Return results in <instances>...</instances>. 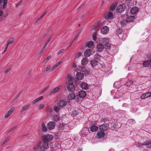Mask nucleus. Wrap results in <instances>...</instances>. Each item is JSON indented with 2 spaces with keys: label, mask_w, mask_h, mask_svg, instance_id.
I'll return each instance as SVG.
<instances>
[{
  "label": "nucleus",
  "mask_w": 151,
  "mask_h": 151,
  "mask_svg": "<svg viewBox=\"0 0 151 151\" xmlns=\"http://www.w3.org/2000/svg\"><path fill=\"white\" fill-rule=\"evenodd\" d=\"M53 138V136L50 134L44 135L42 137L43 142L48 143V142L52 141Z\"/></svg>",
  "instance_id": "1"
},
{
  "label": "nucleus",
  "mask_w": 151,
  "mask_h": 151,
  "mask_svg": "<svg viewBox=\"0 0 151 151\" xmlns=\"http://www.w3.org/2000/svg\"><path fill=\"white\" fill-rule=\"evenodd\" d=\"M125 9V6L124 4H121L118 6L116 8V11L119 13H122L124 12Z\"/></svg>",
  "instance_id": "2"
},
{
  "label": "nucleus",
  "mask_w": 151,
  "mask_h": 151,
  "mask_svg": "<svg viewBox=\"0 0 151 151\" xmlns=\"http://www.w3.org/2000/svg\"><path fill=\"white\" fill-rule=\"evenodd\" d=\"M61 86H59L55 87L49 92L48 95H51L55 94L59 91L60 89L61 88Z\"/></svg>",
  "instance_id": "3"
},
{
  "label": "nucleus",
  "mask_w": 151,
  "mask_h": 151,
  "mask_svg": "<svg viewBox=\"0 0 151 151\" xmlns=\"http://www.w3.org/2000/svg\"><path fill=\"white\" fill-rule=\"evenodd\" d=\"M55 124L53 122H49L47 124V128L50 130H52L54 129Z\"/></svg>",
  "instance_id": "4"
},
{
  "label": "nucleus",
  "mask_w": 151,
  "mask_h": 151,
  "mask_svg": "<svg viewBox=\"0 0 151 151\" xmlns=\"http://www.w3.org/2000/svg\"><path fill=\"white\" fill-rule=\"evenodd\" d=\"M104 49V45L101 43H99L97 44L96 47V51L99 52H101Z\"/></svg>",
  "instance_id": "5"
},
{
  "label": "nucleus",
  "mask_w": 151,
  "mask_h": 151,
  "mask_svg": "<svg viewBox=\"0 0 151 151\" xmlns=\"http://www.w3.org/2000/svg\"><path fill=\"white\" fill-rule=\"evenodd\" d=\"M105 135L104 132L101 131H99L97 133L96 137L98 139H101L104 137Z\"/></svg>",
  "instance_id": "6"
},
{
  "label": "nucleus",
  "mask_w": 151,
  "mask_h": 151,
  "mask_svg": "<svg viewBox=\"0 0 151 151\" xmlns=\"http://www.w3.org/2000/svg\"><path fill=\"white\" fill-rule=\"evenodd\" d=\"M104 18L106 19H112L114 18V15L113 13L111 12H109L107 14L104 16Z\"/></svg>",
  "instance_id": "7"
},
{
  "label": "nucleus",
  "mask_w": 151,
  "mask_h": 151,
  "mask_svg": "<svg viewBox=\"0 0 151 151\" xmlns=\"http://www.w3.org/2000/svg\"><path fill=\"white\" fill-rule=\"evenodd\" d=\"M67 87L68 90L71 92L74 91L75 90V87L72 83L68 84L67 86Z\"/></svg>",
  "instance_id": "8"
},
{
  "label": "nucleus",
  "mask_w": 151,
  "mask_h": 151,
  "mask_svg": "<svg viewBox=\"0 0 151 151\" xmlns=\"http://www.w3.org/2000/svg\"><path fill=\"white\" fill-rule=\"evenodd\" d=\"M139 10L137 6L132 7L130 10V13L132 14H136Z\"/></svg>",
  "instance_id": "9"
},
{
  "label": "nucleus",
  "mask_w": 151,
  "mask_h": 151,
  "mask_svg": "<svg viewBox=\"0 0 151 151\" xmlns=\"http://www.w3.org/2000/svg\"><path fill=\"white\" fill-rule=\"evenodd\" d=\"M109 30V28L106 26L103 27L101 29V33L103 34H107Z\"/></svg>",
  "instance_id": "10"
},
{
  "label": "nucleus",
  "mask_w": 151,
  "mask_h": 151,
  "mask_svg": "<svg viewBox=\"0 0 151 151\" xmlns=\"http://www.w3.org/2000/svg\"><path fill=\"white\" fill-rule=\"evenodd\" d=\"M48 143L43 142L40 147V151H44L45 150L48 148Z\"/></svg>",
  "instance_id": "11"
},
{
  "label": "nucleus",
  "mask_w": 151,
  "mask_h": 151,
  "mask_svg": "<svg viewBox=\"0 0 151 151\" xmlns=\"http://www.w3.org/2000/svg\"><path fill=\"white\" fill-rule=\"evenodd\" d=\"M92 50L90 49H88L86 50L84 52V56L86 57H88L91 54Z\"/></svg>",
  "instance_id": "12"
},
{
  "label": "nucleus",
  "mask_w": 151,
  "mask_h": 151,
  "mask_svg": "<svg viewBox=\"0 0 151 151\" xmlns=\"http://www.w3.org/2000/svg\"><path fill=\"white\" fill-rule=\"evenodd\" d=\"M67 104V101L64 100H61L59 101L58 103V105L61 107H64Z\"/></svg>",
  "instance_id": "13"
},
{
  "label": "nucleus",
  "mask_w": 151,
  "mask_h": 151,
  "mask_svg": "<svg viewBox=\"0 0 151 151\" xmlns=\"http://www.w3.org/2000/svg\"><path fill=\"white\" fill-rule=\"evenodd\" d=\"M86 95V93L85 91L83 90L80 91L78 92V95L82 98L85 97Z\"/></svg>",
  "instance_id": "14"
},
{
  "label": "nucleus",
  "mask_w": 151,
  "mask_h": 151,
  "mask_svg": "<svg viewBox=\"0 0 151 151\" xmlns=\"http://www.w3.org/2000/svg\"><path fill=\"white\" fill-rule=\"evenodd\" d=\"M99 129L101 131L104 132V131H106L108 129V127L106 125L103 124L100 126Z\"/></svg>",
  "instance_id": "15"
},
{
  "label": "nucleus",
  "mask_w": 151,
  "mask_h": 151,
  "mask_svg": "<svg viewBox=\"0 0 151 151\" xmlns=\"http://www.w3.org/2000/svg\"><path fill=\"white\" fill-rule=\"evenodd\" d=\"M99 62L96 61L94 59L91 60L90 62V63L92 67L93 68H95Z\"/></svg>",
  "instance_id": "16"
},
{
  "label": "nucleus",
  "mask_w": 151,
  "mask_h": 151,
  "mask_svg": "<svg viewBox=\"0 0 151 151\" xmlns=\"http://www.w3.org/2000/svg\"><path fill=\"white\" fill-rule=\"evenodd\" d=\"M76 78L77 79L81 80L83 78V74L81 73H77L76 74Z\"/></svg>",
  "instance_id": "17"
},
{
  "label": "nucleus",
  "mask_w": 151,
  "mask_h": 151,
  "mask_svg": "<svg viewBox=\"0 0 151 151\" xmlns=\"http://www.w3.org/2000/svg\"><path fill=\"white\" fill-rule=\"evenodd\" d=\"M101 56L99 54H96L94 56V60L99 62L101 60Z\"/></svg>",
  "instance_id": "18"
},
{
  "label": "nucleus",
  "mask_w": 151,
  "mask_h": 151,
  "mask_svg": "<svg viewBox=\"0 0 151 151\" xmlns=\"http://www.w3.org/2000/svg\"><path fill=\"white\" fill-rule=\"evenodd\" d=\"M143 65L144 67H148L151 65V60H146L143 63Z\"/></svg>",
  "instance_id": "19"
},
{
  "label": "nucleus",
  "mask_w": 151,
  "mask_h": 151,
  "mask_svg": "<svg viewBox=\"0 0 151 151\" xmlns=\"http://www.w3.org/2000/svg\"><path fill=\"white\" fill-rule=\"evenodd\" d=\"M53 120L55 122H57L60 120V116L58 114H55L53 115Z\"/></svg>",
  "instance_id": "20"
},
{
  "label": "nucleus",
  "mask_w": 151,
  "mask_h": 151,
  "mask_svg": "<svg viewBox=\"0 0 151 151\" xmlns=\"http://www.w3.org/2000/svg\"><path fill=\"white\" fill-rule=\"evenodd\" d=\"M105 45L106 49H111L112 48L114 47V49H116V47L115 46H114L112 45H111L109 43L105 44Z\"/></svg>",
  "instance_id": "21"
},
{
  "label": "nucleus",
  "mask_w": 151,
  "mask_h": 151,
  "mask_svg": "<svg viewBox=\"0 0 151 151\" xmlns=\"http://www.w3.org/2000/svg\"><path fill=\"white\" fill-rule=\"evenodd\" d=\"M81 88L82 89H86L88 88V84L85 83H81L80 84Z\"/></svg>",
  "instance_id": "22"
},
{
  "label": "nucleus",
  "mask_w": 151,
  "mask_h": 151,
  "mask_svg": "<svg viewBox=\"0 0 151 151\" xmlns=\"http://www.w3.org/2000/svg\"><path fill=\"white\" fill-rule=\"evenodd\" d=\"M88 62V59L87 58H84L81 60V64L83 65H86Z\"/></svg>",
  "instance_id": "23"
},
{
  "label": "nucleus",
  "mask_w": 151,
  "mask_h": 151,
  "mask_svg": "<svg viewBox=\"0 0 151 151\" xmlns=\"http://www.w3.org/2000/svg\"><path fill=\"white\" fill-rule=\"evenodd\" d=\"M135 18V17L134 16H130L127 18V22H133Z\"/></svg>",
  "instance_id": "24"
},
{
  "label": "nucleus",
  "mask_w": 151,
  "mask_h": 151,
  "mask_svg": "<svg viewBox=\"0 0 151 151\" xmlns=\"http://www.w3.org/2000/svg\"><path fill=\"white\" fill-rule=\"evenodd\" d=\"M98 127L95 125L92 126L90 128L91 131L92 132H95L98 130Z\"/></svg>",
  "instance_id": "25"
},
{
  "label": "nucleus",
  "mask_w": 151,
  "mask_h": 151,
  "mask_svg": "<svg viewBox=\"0 0 151 151\" xmlns=\"http://www.w3.org/2000/svg\"><path fill=\"white\" fill-rule=\"evenodd\" d=\"M117 5V2H116L115 3H113L111 6L110 10L111 11L114 10L116 7Z\"/></svg>",
  "instance_id": "26"
},
{
  "label": "nucleus",
  "mask_w": 151,
  "mask_h": 151,
  "mask_svg": "<svg viewBox=\"0 0 151 151\" xmlns=\"http://www.w3.org/2000/svg\"><path fill=\"white\" fill-rule=\"evenodd\" d=\"M94 44V42L92 41H91L87 43L86 46L89 48L92 47Z\"/></svg>",
  "instance_id": "27"
},
{
  "label": "nucleus",
  "mask_w": 151,
  "mask_h": 151,
  "mask_svg": "<svg viewBox=\"0 0 151 151\" xmlns=\"http://www.w3.org/2000/svg\"><path fill=\"white\" fill-rule=\"evenodd\" d=\"M76 96V95H75L73 93H71L69 95L68 98L69 100L75 99Z\"/></svg>",
  "instance_id": "28"
},
{
  "label": "nucleus",
  "mask_w": 151,
  "mask_h": 151,
  "mask_svg": "<svg viewBox=\"0 0 151 151\" xmlns=\"http://www.w3.org/2000/svg\"><path fill=\"white\" fill-rule=\"evenodd\" d=\"M109 42V40L107 38H103L102 39V42L105 45L108 43Z\"/></svg>",
  "instance_id": "29"
},
{
  "label": "nucleus",
  "mask_w": 151,
  "mask_h": 151,
  "mask_svg": "<svg viewBox=\"0 0 151 151\" xmlns=\"http://www.w3.org/2000/svg\"><path fill=\"white\" fill-rule=\"evenodd\" d=\"M31 104H30L26 105L22 107V111H23L25 110H27L29 108Z\"/></svg>",
  "instance_id": "30"
},
{
  "label": "nucleus",
  "mask_w": 151,
  "mask_h": 151,
  "mask_svg": "<svg viewBox=\"0 0 151 151\" xmlns=\"http://www.w3.org/2000/svg\"><path fill=\"white\" fill-rule=\"evenodd\" d=\"M42 131L44 132H46L47 131V128L46 127L44 123L42 122Z\"/></svg>",
  "instance_id": "31"
},
{
  "label": "nucleus",
  "mask_w": 151,
  "mask_h": 151,
  "mask_svg": "<svg viewBox=\"0 0 151 151\" xmlns=\"http://www.w3.org/2000/svg\"><path fill=\"white\" fill-rule=\"evenodd\" d=\"M65 125V124L63 123L60 124H59V129L61 130H64Z\"/></svg>",
  "instance_id": "32"
},
{
  "label": "nucleus",
  "mask_w": 151,
  "mask_h": 151,
  "mask_svg": "<svg viewBox=\"0 0 151 151\" xmlns=\"http://www.w3.org/2000/svg\"><path fill=\"white\" fill-rule=\"evenodd\" d=\"M43 99V96H41L40 97L37 98L35 100H34L33 101V103L35 104L36 102L40 100H41Z\"/></svg>",
  "instance_id": "33"
},
{
  "label": "nucleus",
  "mask_w": 151,
  "mask_h": 151,
  "mask_svg": "<svg viewBox=\"0 0 151 151\" xmlns=\"http://www.w3.org/2000/svg\"><path fill=\"white\" fill-rule=\"evenodd\" d=\"M10 139L9 137H7L1 143V145H3L7 142Z\"/></svg>",
  "instance_id": "34"
},
{
  "label": "nucleus",
  "mask_w": 151,
  "mask_h": 151,
  "mask_svg": "<svg viewBox=\"0 0 151 151\" xmlns=\"http://www.w3.org/2000/svg\"><path fill=\"white\" fill-rule=\"evenodd\" d=\"M151 142L150 141H148V140H147V141H144L143 143L141 145H151Z\"/></svg>",
  "instance_id": "35"
},
{
  "label": "nucleus",
  "mask_w": 151,
  "mask_h": 151,
  "mask_svg": "<svg viewBox=\"0 0 151 151\" xmlns=\"http://www.w3.org/2000/svg\"><path fill=\"white\" fill-rule=\"evenodd\" d=\"M127 22V20H123L122 21L120 22V24L121 27H124L126 24V22Z\"/></svg>",
  "instance_id": "36"
},
{
  "label": "nucleus",
  "mask_w": 151,
  "mask_h": 151,
  "mask_svg": "<svg viewBox=\"0 0 151 151\" xmlns=\"http://www.w3.org/2000/svg\"><path fill=\"white\" fill-rule=\"evenodd\" d=\"M133 84V81H132L129 80L127 82V83L125 84V85L126 86H131Z\"/></svg>",
  "instance_id": "37"
},
{
  "label": "nucleus",
  "mask_w": 151,
  "mask_h": 151,
  "mask_svg": "<svg viewBox=\"0 0 151 151\" xmlns=\"http://www.w3.org/2000/svg\"><path fill=\"white\" fill-rule=\"evenodd\" d=\"M22 91H19L18 94L17 95V96H16L15 98H14V99L13 100V101H16L19 97L20 95L22 93Z\"/></svg>",
  "instance_id": "38"
},
{
  "label": "nucleus",
  "mask_w": 151,
  "mask_h": 151,
  "mask_svg": "<svg viewBox=\"0 0 151 151\" xmlns=\"http://www.w3.org/2000/svg\"><path fill=\"white\" fill-rule=\"evenodd\" d=\"M75 99L77 102H78L81 101V97H80L79 96H76Z\"/></svg>",
  "instance_id": "39"
},
{
  "label": "nucleus",
  "mask_w": 151,
  "mask_h": 151,
  "mask_svg": "<svg viewBox=\"0 0 151 151\" xmlns=\"http://www.w3.org/2000/svg\"><path fill=\"white\" fill-rule=\"evenodd\" d=\"M145 96L146 97V98H148L151 96V93L150 92H146L144 93Z\"/></svg>",
  "instance_id": "40"
},
{
  "label": "nucleus",
  "mask_w": 151,
  "mask_h": 151,
  "mask_svg": "<svg viewBox=\"0 0 151 151\" xmlns=\"http://www.w3.org/2000/svg\"><path fill=\"white\" fill-rule=\"evenodd\" d=\"M60 108L58 106H55L54 108V110L56 112H58L60 110Z\"/></svg>",
  "instance_id": "41"
},
{
  "label": "nucleus",
  "mask_w": 151,
  "mask_h": 151,
  "mask_svg": "<svg viewBox=\"0 0 151 151\" xmlns=\"http://www.w3.org/2000/svg\"><path fill=\"white\" fill-rule=\"evenodd\" d=\"M122 32V30L120 29H117L116 31V33L117 35L121 34Z\"/></svg>",
  "instance_id": "42"
},
{
  "label": "nucleus",
  "mask_w": 151,
  "mask_h": 151,
  "mask_svg": "<svg viewBox=\"0 0 151 151\" xmlns=\"http://www.w3.org/2000/svg\"><path fill=\"white\" fill-rule=\"evenodd\" d=\"M126 1L128 5H132V0H126Z\"/></svg>",
  "instance_id": "43"
},
{
  "label": "nucleus",
  "mask_w": 151,
  "mask_h": 151,
  "mask_svg": "<svg viewBox=\"0 0 151 151\" xmlns=\"http://www.w3.org/2000/svg\"><path fill=\"white\" fill-rule=\"evenodd\" d=\"M14 41V40L13 38L11 37L8 40V42H9V43H12Z\"/></svg>",
  "instance_id": "44"
},
{
  "label": "nucleus",
  "mask_w": 151,
  "mask_h": 151,
  "mask_svg": "<svg viewBox=\"0 0 151 151\" xmlns=\"http://www.w3.org/2000/svg\"><path fill=\"white\" fill-rule=\"evenodd\" d=\"M51 68V66H48L46 68L44 69V72H47L50 70Z\"/></svg>",
  "instance_id": "45"
},
{
  "label": "nucleus",
  "mask_w": 151,
  "mask_h": 151,
  "mask_svg": "<svg viewBox=\"0 0 151 151\" xmlns=\"http://www.w3.org/2000/svg\"><path fill=\"white\" fill-rule=\"evenodd\" d=\"M15 109V108L14 107H12L9 110L7 113H11Z\"/></svg>",
  "instance_id": "46"
},
{
  "label": "nucleus",
  "mask_w": 151,
  "mask_h": 151,
  "mask_svg": "<svg viewBox=\"0 0 151 151\" xmlns=\"http://www.w3.org/2000/svg\"><path fill=\"white\" fill-rule=\"evenodd\" d=\"M83 73L87 75L90 73V71L87 69H86Z\"/></svg>",
  "instance_id": "47"
},
{
  "label": "nucleus",
  "mask_w": 151,
  "mask_h": 151,
  "mask_svg": "<svg viewBox=\"0 0 151 151\" xmlns=\"http://www.w3.org/2000/svg\"><path fill=\"white\" fill-rule=\"evenodd\" d=\"M50 86L48 85L47 87H46L44 88L42 90V91H41L42 93H43L44 91H46V90H47L49 88Z\"/></svg>",
  "instance_id": "48"
},
{
  "label": "nucleus",
  "mask_w": 151,
  "mask_h": 151,
  "mask_svg": "<svg viewBox=\"0 0 151 151\" xmlns=\"http://www.w3.org/2000/svg\"><path fill=\"white\" fill-rule=\"evenodd\" d=\"M68 80L69 81H71L72 80V77L70 75H68L67 78Z\"/></svg>",
  "instance_id": "49"
},
{
  "label": "nucleus",
  "mask_w": 151,
  "mask_h": 151,
  "mask_svg": "<svg viewBox=\"0 0 151 151\" xmlns=\"http://www.w3.org/2000/svg\"><path fill=\"white\" fill-rule=\"evenodd\" d=\"M93 40L94 41H96V32H94L93 36Z\"/></svg>",
  "instance_id": "50"
},
{
  "label": "nucleus",
  "mask_w": 151,
  "mask_h": 151,
  "mask_svg": "<svg viewBox=\"0 0 151 151\" xmlns=\"http://www.w3.org/2000/svg\"><path fill=\"white\" fill-rule=\"evenodd\" d=\"M40 146V144L39 143L37 144V145L35 147V150H37Z\"/></svg>",
  "instance_id": "51"
},
{
  "label": "nucleus",
  "mask_w": 151,
  "mask_h": 151,
  "mask_svg": "<svg viewBox=\"0 0 151 151\" xmlns=\"http://www.w3.org/2000/svg\"><path fill=\"white\" fill-rule=\"evenodd\" d=\"M80 34V32H78L76 35V36L74 38V39L73 40H74V41H76V40H77V39L78 38V37L79 36Z\"/></svg>",
  "instance_id": "52"
},
{
  "label": "nucleus",
  "mask_w": 151,
  "mask_h": 151,
  "mask_svg": "<svg viewBox=\"0 0 151 151\" xmlns=\"http://www.w3.org/2000/svg\"><path fill=\"white\" fill-rule=\"evenodd\" d=\"M45 107V105L44 104H41L39 106V109H43Z\"/></svg>",
  "instance_id": "53"
},
{
  "label": "nucleus",
  "mask_w": 151,
  "mask_h": 151,
  "mask_svg": "<svg viewBox=\"0 0 151 151\" xmlns=\"http://www.w3.org/2000/svg\"><path fill=\"white\" fill-rule=\"evenodd\" d=\"M16 128V127L15 126L14 127H13L10 130H8L7 131V133H9L10 132H11L12 131L14 130Z\"/></svg>",
  "instance_id": "54"
},
{
  "label": "nucleus",
  "mask_w": 151,
  "mask_h": 151,
  "mask_svg": "<svg viewBox=\"0 0 151 151\" xmlns=\"http://www.w3.org/2000/svg\"><path fill=\"white\" fill-rule=\"evenodd\" d=\"M3 7L4 9L5 8V6L6 5L7 1H3Z\"/></svg>",
  "instance_id": "55"
},
{
  "label": "nucleus",
  "mask_w": 151,
  "mask_h": 151,
  "mask_svg": "<svg viewBox=\"0 0 151 151\" xmlns=\"http://www.w3.org/2000/svg\"><path fill=\"white\" fill-rule=\"evenodd\" d=\"M64 49H62L60 50H59L57 53L58 55H59L62 53L64 51Z\"/></svg>",
  "instance_id": "56"
},
{
  "label": "nucleus",
  "mask_w": 151,
  "mask_h": 151,
  "mask_svg": "<svg viewBox=\"0 0 151 151\" xmlns=\"http://www.w3.org/2000/svg\"><path fill=\"white\" fill-rule=\"evenodd\" d=\"M101 21H98L96 24V27L99 26L101 24Z\"/></svg>",
  "instance_id": "57"
},
{
  "label": "nucleus",
  "mask_w": 151,
  "mask_h": 151,
  "mask_svg": "<svg viewBox=\"0 0 151 151\" xmlns=\"http://www.w3.org/2000/svg\"><path fill=\"white\" fill-rule=\"evenodd\" d=\"M86 69L85 67H81V71L83 72L85 71V70Z\"/></svg>",
  "instance_id": "58"
},
{
  "label": "nucleus",
  "mask_w": 151,
  "mask_h": 151,
  "mask_svg": "<svg viewBox=\"0 0 151 151\" xmlns=\"http://www.w3.org/2000/svg\"><path fill=\"white\" fill-rule=\"evenodd\" d=\"M102 119L104 121V122L105 123H106L108 120L107 118L104 117Z\"/></svg>",
  "instance_id": "59"
},
{
  "label": "nucleus",
  "mask_w": 151,
  "mask_h": 151,
  "mask_svg": "<svg viewBox=\"0 0 151 151\" xmlns=\"http://www.w3.org/2000/svg\"><path fill=\"white\" fill-rule=\"evenodd\" d=\"M57 68V67L55 65L51 68L50 70L51 71H52L55 69Z\"/></svg>",
  "instance_id": "60"
},
{
  "label": "nucleus",
  "mask_w": 151,
  "mask_h": 151,
  "mask_svg": "<svg viewBox=\"0 0 151 151\" xmlns=\"http://www.w3.org/2000/svg\"><path fill=\"white\" fill-rule=\"evenodd\" d=\"M44 49L43 48H42V49L40 50V52H39V54H42L44 51Z\"/></svg>",
  "instance_id": "61"
},
{
  "label": "nucleus",
  "mask_w": 151,
  "mask_h": 151,
  "mask_svg": "<svg viewBox=\"0 0 151 151\" xmlns=\"http://www.w3.org/2000/svg\"><path fill=\"white\" fill-rule=\"evenodd\" d=\"M8 15V12H6V13L4 15V16L3 17V18L4 19Z\"/></svg>",
  "instance_id": "62"
},
{
  "label": "nucleus",
  "mask_w": 151,
  "mask_h": 151,
  "mask_svg": "<svg viewBox=\"0 0 151 151\" xmlns=\"http://www.w3.org/2000/svg\"><path fill=\"white\" fill-rule=\"evenodd\" d=\"M51 58V55H49L45 59V60L47 61L49 60Z\"/></svg>",
  "instance_id": "63"
},
{
  "label": "nucleus",
  "mask_w": 151,
  "mask_h": 151,
  "mask_svg": "<svg viewBox=\"0 0 151 151\" xmlns=\"http://www.w3.org/2000/svg\"><path fill=\"white\" fill-rule=\"evenodd\" d=\"M11 70V69L10 68H9L6 69L5 71V73H7L8 72H9Z\"/></svg>",
  "instance_id": "64"
}]
</instances>
